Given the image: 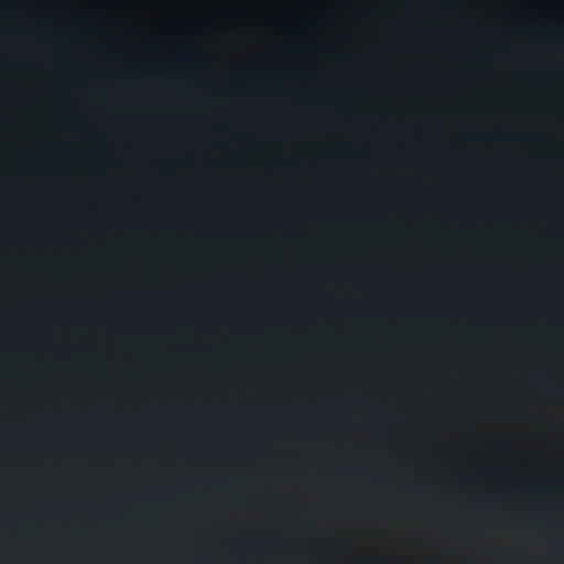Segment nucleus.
<instances>
[{"mask_svg":"<svg viewBox=\"0 0 564 564\" xmlns=\"http://www.w3.org/2000/svg\"><path fill=\"white\" fill-rule=\"evenodd\" d=\"M553 4H564V2H553Z\"/></svg>","mask_w":564,"mask_h":564,"instance_id":"obj_1","label":"nucleus"}]
</instances>
